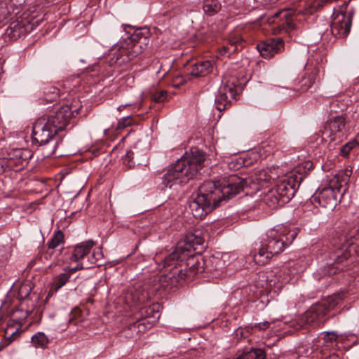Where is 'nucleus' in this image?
Instances as JSON below:
<instances>
[{
  "instance_id": "obj_32",
  "label": "nucleus",
  "mask_w": 359,
  "mask_h": 359,
  "mask_svg": "<svg viewBox=\"0 0 359 359\" xmlns=\"http://www.w3.org/2000/svg\"><path fill=\"white\" fill-rule=\"evenodd\" d=\"M273 171L269 168L261 170L257 174V179L261 182H270L277 177V175Z\"/></svg>"
},
{
  "instance_id": "obj_41",
  "label": "nucleus",
  "mask_w": 359,
  "mask_h": 359,
  "mask_svg": "<svg viewBox=\"0 0 359 359\" xmlns=\"http://www.w3.org/2000/svg\"><path fill=\"white\" fill-rule=\"evenodd\" d=\"M275 18H280V19H285V23L288 27L292 25V19L290 13L288 11H280L273 14Z\"/></svg>"
},
{
  "instance_id": "obj_26",
  "label": "nucleus",
  "mask_w": 359,
  "mask_h": 359,
  "mask_svg": "<svg viewBox=\"0 0 359 359\" xmlns=\"http://www.w3.org/2000/svg\"><path fill=\"white\" fill-rule=\"evenodd\" d=\"M13 290L14 292L17 291L18 299L25 300L29 296L32 287L28 283H15L13 286Z\"/></svg>"
},
{
  "instance_id": "obj_13",
  "label": "nucleus",
  "mask_w": 359,
  "mask_h": 359,
  "mask_svg": "<svg viewBox=\"0 0 359 359\" xmlns=\"http://www.w3.org/2000/svg\"><path fill=\"white\" fill-rule=\"evenodd\" d=\"M347 133L345 118L342 116H337L326 121L322 130V138L325 142L337 144L346 137Z\"/></svg>"
},
{
  "instance_id": "obj_1",
  "label": "nucleus",
  "mask_w": 359,
  "mask_h": 359,
  "mask_svg": "<svg viewBox=\"0 0 359 359\" xmlns=\"http://www.w3.org/2000/svg\"><path fill=\"white\" fill-rule=\"evenodd\" d=\"M249 184L247 179L231 175L217 181H205L198 188L196 196L189 203L195 218L201 219L214 208L234 197Z\"/></svg>"
},
{
  "instance_id": "obj_37",
  "label": "nucleus",
  "mask_w": 359,
  "mask_h": 359,
  "mask_svg": "<svg viewBox=\"0 0 359 359\" xmlns=\"http://www.w3.org/2000/svg\"><path fill=\"white\" fill-rule=\"evenodd\" d=\"M7 2V6L11 11V14H18L22 6L25 3V0H4Z\"/></svg>"
},
{
  "instance_id": "obj_33",
  "label": "nucleus",
  "mask_w": 359,
  "mask_h": 359,
  "mask_svg": "<svg viewBox=\"0 0 359 359\" xmlns=\"http://www.w3.org/2000/svg\"><path fill=\"white\" fill-rule=\"evenodd\" d=\"M64 242V234L60 231H56L48 243V249L53 250L62 244Z\"/></svg>"
},
{
  "instance_id": "obj_4",
  "label": "nucleus",
  "mask_w": 359,
  "mask_h": 359,
  "mask_svg": "<svg viewBox=\"0 0 359 359\" xmlns=\"http://www.w3.org/2000/svg\"><path fill=\"white\" fill-rule=\"evenodd\" d=\"M356 253L353 243H348L345 235L334 238L330 245L325 250L323 257L326 262L322 269L324 275L332 276L345 269L348 263L353 262L352 257Z\"/></svg>"
},
{
  "instance_id": "obj_44",
  "label": "nucleus",
  "mask_w": 359,
  "mask_h": 359,
  "mask_svg": "<svg viewBox=\"0 0 359 359\" xmlns=\"http://www.w3.org/2000/svg\"><path fill=\"white\" fill-rule=\"evenodd\" d=\"M132 116H128L120 119L118 122L117 129H123L132 124Z\"/></svg>"
},
{
  "instance_id": "obj_5",
  "label": "nucleus",
  "mask_w": 359,
  "mask_h": 359,
  "mask_svg": "<svg viewBox=\"0 0 359 359\" xmlns=\"http://www.w3.org/2000/svg\"><path fill=\"white\" fill-rule=\"evenodd\" d=\"M345 295L346 294L344 292L334 294L315 304L304 313L297 322H293L292 326L296 330L306 327L307 325L320 326L325 322V316L341 304Z\"/></svg>"
},
{
  "instance_id": "obj_16",
  "label": "nucleus",
  "mask_w": 359,
  "mask_h": 359,
  "mask_svg": "<svg viewBox=\"0 0 359 359\" xmlns=\"http://www.w3.org/2000/svg\"><path fill=\"white\" fill-rule=\"evenodd\" d=\"M74 111L68 105H63L58 109L54 114L46 117V121H48L56 130H63L67 126L70 118L74 116Z\"/></svg>"
},
{
  "instance_id": "obj_52",
  "label": "nucleus",
  "mask_w": 359,
  "mask_h": 359,
  "mask_svg": "<svg viewBox=\"0 0 359 359\" xmlns=\"http://www.w3.org/2000/svg\"><path fill=\"white\" fill-rule=\"evenodd\" d=\"M278 0H273V4L276 2Z\"/></svg>"
},
{
  "instance_id": "obj_42",
  "label": "nucleus",
  "mask_w": 359,
  "mask_h": 359,
  "mask_svg": "<svg viewBox=\"0 0 359 359\" xmlns=\"http://www.w3.org/2000/svg\"><path fill=\"white\" fill-rule=\"evenodd\" d=\"M151 100L155 102H162L167 99V91L161 90L151 95Z\"/></svg>"
},
{
  "instance_id": "obj_20",
  "label": "nucleus",
  "mask_w": 359,
  "mask_h": 359,
  "mask_svg": "<svg viewBox=\"0 0 359 359\" xmlns=\"http://www.w3.org/2000/svg\"><path fill=\"white\" fill-rule=\"evenodd\" d=\"M30 29H32V25L28 21L17 18L10 24L5 34L11 40H16L25 35Z\"/></svg>"
},
{
  "instance_id": "obj_17",
  "label": "nucleus",
  "mask_w": 359,
  "mask_h": 359,
  "mask_svg": "<svg viewBox=\"0 0 359 359\" xmlns=\"http://www.w3.org/2000/svg\"><path fill=\"white\" fill-rule=\"evenodd\" d=\"M352 17L344 13H338L331 23V32L333 35L338 37H346L351 27Z\"/></svg>"
},
{
  "instance_id": "obj_14",
  "label": "nucleus",
  "mask_w": 359,
  "mask_h": 359,
  "mask_svg": "<svg viewBox=\"0 0 359 359\" xmlns=\"http://www.w3.org/2000/svg\"><path fill=\"white\" fill-rule=\"evenodd\" d=\"M33 152L29 149H10L3 159V166L15 171L22 170L26 166L32 157Z\"/></svg>"
},
{
  "instance_id": "obj_51",
  "label": "nucleus",
  "mask_w": 359,
  "mask_h": 359,
  "mask_svg": "<svg viewBox=\"0 0 359 359\" xmlns=\"http://www.w3.org/2000/svg\"><path fill=\"white\" fill-rule=\"evenodd\" d=\"M132 104H126L123 105V107H129V106H131Z\"/></svg>"
},
{
  "instance_id": "obj_22",
  "label": "nucleus",
  "mask_w": 359,
  "mask_h": 359,
  "mask_svg": "<svg viewBox=\"0 0 359 359\" xmlns=\"http://www.w3.org/2000/svg\"><path fill=\"white\" fill-rule=\"evenodd\" d=\"M319 73L318 68H313L311 72H306L299 81L298 91L304 93L307 91L316 82Z\"/></svg>"
},
{
  "instance_id": "obj_6",
  "label": "nucleus",
  "mask_w": 359,
  "mask_h": 359,
  "mask_svg": "<svg viewBox=\"0 0 359 359\" xmlns=\"http://www.w3.org/2000/svg\"><path fill=\"white\" fill-rule=\"evenodd\" d=\"M147 34L148 32H136L127 39L114 50L110 60L111 65H122L141 54L147 48L150 41Z\"/></svg>"
},
{
  "instance_id": "obj_27",
  "label": "nucleus",
  "mask_w": 359,
  "mask_h": 359,
  "mask_svg": "<svg viewBox=\"0 0 359 359\" xmlns=\"http://www.w3.org/2000/svg\"><path fill=\"white\" fill-rule=\"evenodd\" d=\"M273 256V255H272L267 249L261 244L259 252L253 255V259L256 264L259 265H264L269 262Z\"/></svg>"
},
{
  "instance_id": "obj_7",
  "label": "nucleus",
  "mask_w": 359,
  "mask_h": 359,
  "mask_svg": "<svg viewBox=\"0 0 359 359\" xmlns=\"http://www.w3.org/2000/svg\"><path fill=\"white\" fill-rule=\"evenodd\" d=\"M299 185L294 177L290 176L268 190L263 196L262 201L271 209L283 206L292 198Z\"/></svg>"
},
{
  "instance_id": "obj_30",
  "label": "nucleus",
  "mask_w": 359,
  "mask_h": 359,
  "mask_svg": "<svg viewBox=\"0 0 359 359\" xmlns=\"http://www.w3.org/2000/svg\"><path fill=\"white\" fill-rule=\"evenodd\" d=\"M235 359H265V353L262 349L252 348Z\"/></svg>"
},
{
  "instance_id": "obj_8",
  "label": "nucleus",
  "mask_w": 359,
  "mask_h": 359,
  "mask_svg": "<svg viewBox=\"0 0 359 359\" xmlns=\"http://www.w3.org/2000/svg\"><path fill=\"white\" fill-rule=\"evenodd\" d=\"M94 243L91 241L83 242L76 245L70 256V261L76 263L74 267H69V271L75 272L78 270L90 269L93 264L100 265L97 262L103 257L100 248L93 250Z\"/></svg>"
},
{
  "instance_id": "obj_25",
  "label": "nucleus",
  "mask_w": 359,
  "mask_h": 359,
  "mask_svg": "<svg viewBox=\"0 0 359 359\" xmlns=\"http://www.w3.org/2000/svg\"><path fill=\"white\" fill-rule=\"evenodd\" d=\"M158 304H154L148 307H144L141 309V315L143 317L142 320H149L150 322L154 323L160 317L157 309Z\"/></svg>"
},
{
  "instance_id": "obj_23",
  "label": "nucleus",
  "mask_w": 359,
  "mask_h": 359,
  "mask_svg": "<svg viewBox=\"0 0 359 359\" xmlns=\"http://www.w3.org/2000/svg\"><path fill=\"white\" fill-rule=\"evenodd\" d=\"M212 63L209 60L201 61L191 65L189 74L194 76H205L212 70Z\"/></svg>"
},
{
  "instance_id": "obj_18",
  "label": "nucleus",
  "mask_w": 359,
  "mask_h": 359,
  "mask_svg": "<svg viewBox=\"0 0 359 359\" xmlns=\"http://www.w3.org/2000/svg\"><path fill=\"white\" fill-rule=\"evenodd\" d=\"M257 48L262 57L271 58L284 49V41L280 37L269 39L258 43Z\"/></svg>"
},
{
  "instance_id": "obj_49",
  "label": "nucleus",
  "mask_w": 359,
  "mask_h": 359,
  "mask_svg": "<svg viewBox=\"0 0 359 359\" xmlns=\"http://www.w3.org/2000/svg\"><path fill=\"white\" fill-rule=\"evenodd\" d=\"M325 359H339V358L337 355L332 354L327 357Z\"/></svg>"
},
{
  "instance_id": "obj_2",
  "label": "nucleus",
  "mask_w": 359,
  "mask_h": 359,
  "mask_svg": "<svg viewBox=\"0 0 359 359\" xmlns=\"http://www.w3.org/2000/svg\"><path fill=\"white\" fill-rule=\"evenodd\" d=\"M170 266H164V259L159 265L161 275L155 280L159 281L160 287H172L184 280L187 276H194L204 271L203 262L200 255L187 253L183 256L182 253H177L175 259L170 262Z\"/></svg>"
},
{
  "instance_id": "obj_31",
  "label": "nucleus",
  "mask_w": 359,
  "mask_h": 359,
  "mask_svg": "<svg viewBox=\"0 0 359 359\" xmlns=\"http://www.w3.org/2000/svg\"><path fill=\"white\" fill-rule=\"evenodd\" d=\"M72 273V272L70 271L69 269L68 271H65L64 273L55 276L53 282V288L55 290H57L63 287L69 280L70 278V273Z\"/></svg>"
},
{
  "instance_id": "obj_28",
  "label": "nucleus",
  "mask_w": 359,
  "mask_h": 359,
  "mask_svg": "<svg viewBox=\"0 0 359 359\" xmlns=\"http://www.w3.org/2000/svg\"><path fill=\"white\" fill-rule=\"evenodd\" d=\"M31 342L35 348L45 349L50 342L49 339L43 332H37L31 339Z\"/></svg>"
},
{
  "instance_id": "obj_10",
  "label": "nucleus",
  "mask_w": 359,
  "mask_h": 359,
  "mask_svg": "<svg viewBox=\"0 0 359 359\" xmlns=\"http://www.w3.org/2000/svg\"><path fill=\"white\" fill-rule=\"evenodd\" d=\"M161 275V272L155 275L148 283H137L132 287H130L124 294L123 299L126 304L130 306L137 305L138 304H143L148 301L151 295L154 292L163 290H167L169 287H160L159 289H156L158 286H160L159 281L155 280L158 276Z\"/></svg>"
},
{
  "instance_id": "obj_35",
  "label": "nucleus",
  "mask_w": 359,
  "mask_h": 359,
  "mask_svg": "<svg viewBox=\"0 0 359 359\" xmlns=\"http://www.w3.org/2000/svg\"><path fill=\"white\" fill-rule=\"evenodd\" d=\"M29 313L28 310H25L23 304H21L20 308H17L13 311V317L15 320L21 323L22 321L25 320L28 317Z\"/></svg>"
},
{
  "instance_id": "obj_45",
  "label": "nucleus",
  "mask_w": 359,
  "mask_h": 359,
  "mask_svg": "<svg viewBox=\"0 0 359 359\" xmlns=\"http://www.w3.org/2000/svg\"><path fill=\"white\" fill-rule=\"evenodd\" d=\"M322 338L323 339L325 342L332 343L337 340V339L338 338V335L334 332H326L323 334Z\"/></svg>"
},
{
  "instance_id": "obj_43",
  "label": "nucleus",
  "mask_w": 359,
  "mask_h": 359,
  "mask_svg": "<svg viewBox=\"0 0 359 359\" xmlns=\"http://www.w3.org/2000/svg\"><path fill=\"white\" fill-rule=\"evenodd\" d=\"M134 157V153L132 151H128L123 157V163L128 168L134 167L135 162L133 161Z\"/></svg>"
},
{
  "instance_id": "obj_50",
  "label": "nucleus",
  "mask_w": 359,
  "mask_h": 359,
  "mask_svg": "<svg viewBox=\"0 0 359 359\" xmlns=\"http://www.w3.org/2000/svg\"><path fill=\"white\" fill-rule=\"evenodd\" d=\"M123 108H124V107H123V105H121V106H119V107L117 108V109H118V111H122V110H123Z\"/></svg>"
},
{
  "instance_id": "obj_3",
  "label": "nucleus",
  "mask_w": 359,
  "mask_h": 359,
  "mask_svg": "<svg viewBox=\"0 0 359 359\" xmlns=\"http://www.w3.org/2000/svg\"><path fill=\"white\" fill-rule=\"evenodd\" d=\"M205 157L198 149L191 150L168 168L163 178L165 187L172 188L175 184H185L192 179L203 166Z\"/></svg>"
},
{
  "instance_id": "obj_15",
  "label": "nucleus",
  "mask_w": 359,
  "mask_h": 359,
  "mask_svg": "<svg viewBox=\"0 0 359 359\" xmlns=\"http://www.w3.org/2000/svg\"><path fill=\"white\" fill-rule=\"evenodd\" d=\"M57 131L43 116L37 119L33 126L32 140L40 145L48 143Z\"/></svg>"
},
{
  "instance_id": "obj_48",
  "label": "nucleus",
  "mask_w": 359,
  "mask_h": 359,
  "mask_svg": "<svg viewBox=\"0 0 359 359\" xmlns=\"http://www.w3.org/2000/svg\"><path fill=\"white\" fill-rule=\"evenodd\" d=\"M255 1L262 5H267L269 4H273V0H255Z\"/></svg>"
},
{
  "instance_id": "obj_40",
  "label": "nucleus",
  "mask_w": 359,
  "mask_h": 359,
  "mask_svg": "<svg viewBox=\"0 0 359 359\" xmlns=\"http://www.w3.org/2000/svg\"><path fill=\"white\" fill-rule=\"evenodd\" d=\"M11 15V11L7 6V2L0 1V22L7 19Z\"/></svg>"
},
{
  "instance_id": "obj_34",
  "label": "nucleus",
  "mask_w": 359,
  "mask_h": 359,
  "mask_svg": "<svg viewBox=\"0 0 359 359\" xmlns=\"http://www.w3.org/2000/svg\"><path fill=\"white\" fill-rule=\"evenodd\" d=\"M273 272L271 271L266 277V281L270 287H274L278 289L282 287L283 285L287 283V279L283 278L280 280V276L278 278H273Z\"/></svg>"
},
{
  "instance_id": "obj_39",
  "label": "nucleus",
  "mask_w": 359,
  "mask_h": 359,
  "mask_svg": "<svg viewBox=\"0 0 359 359\" xmlns=\"http://www.w3.org/2000/svg\"><path fill=\"white\" fill-rule=\"evenodd\" d=\"M153 322H150L149 320H139L133 324L135 327H137L138 332H143L146 330L150 329L153 326Z\"/></svg>"
},
{
  "instance_id": "obj_12",
  "label": "nucleus",
  "mask_w": 359,
  "mask_h": 359,
  "mask_svg": "<svg viewBox=\"0 0 359 359\" xmlns=\"http://www.w3.org/2000/svg\"><path fill=\"white\" fill-rule=\"evenodd\" d=\"M204 239L201 236V232L198 230L188 233L185 237L179 241L175 250L164 258V266H170V262L175 259L177 253H182L186 256L187 253H194V251H201L203 248Z\"/></svg>"
},
{
  "instance_id": "obj_9",
  "label": "nucleus",
  "mask_w": 359,
  "mask_h": 359,
  "mask_svg": "<svg viewBox=\"0 0 359 359\" xmlns=\"http://www.w3.org/2000/svg\"><path fill=\"white\" fill-rule=\"evenodd\" d=\"M266 238L262 245L272 255H277L290 245L297 236L295 230H289L285 226L271 229L266 233Z\"/></svg>"
},
{
  "instance_id": "obj_46",
  "label": "nucleus",
  "mask_w": 359,
  "mask_h": 359,
  "mask_svg": "<svg viewBox=\"0 0 359 359\" xmlns=\"http://www.w3.org/2000/svg\"><path fill=\"white\" fill-rule=\"evenodd\" d=\"M270 325H271V323L269 321H264L262 323L255 324L252 326V329L259 330V331L266 330L268 328H269Z\"/></svg>"
},
{
  "instance_id": "obj_21",
  "label": "nucleus",
  "mask_w": 359,
  "mask_h": 359,
  "mask_svg": "<svg viewBox=\"0 0 359 359\" xmlns=\"http://www.w3.org/2000/svg\"><path fill=\"white\" fill-rule=\"evenodd\" d=\"M245 41L241 34L238 32H234L229 35L226 43L222 48L221 53L224 55H230L236 51L242 50Z\"/></svg>"
},
{
  "instance_id": "obj_11",
  "label": "nucleus",
  "mask_w": 359,
  "mask_h": 359,
  "mask_svg": "<svg viewBox=\"0 0 359 359\" xmlns=\"http://www.w3.org/2000/svg\"><path fill=\"white\" fill-rule=\"evenodd\" d=\"M350 175L346 173L337 174L330 182L328 187L323 188L318 194L317 198L319 204L333 210L339 203V195L341 189L348 182Z\"/></svg>"
},
{
  "instance_id": "obj_38",
  "label": "nucleus",
  "mask_w": 359,
  "mask_h": 359,
  "mask_svg": "<svg viewBox=\"0 0 359 359\" xmlns=\"http://www.w3.org/2000/svg\"><path fill=\"white\" fill-rule=\"evenodd\" d=\"M20 333L18 329L13 330V327L8 326L5 330V338L11 343L18 338Z\"/></svg>"
},
{
  "instance_id": "obj_19",
  "label": "nucleus",
  "mask_w": 359,
  "mask_h": 359,
  "mask_svg": "<svg viewBox=\"0 0 359 359\" xmlns=\"http://www.w3.org/2000/svg\"><path fill=\"white\" fill-rule=\"evenodd\" d=\"M236 90L232 83L222 86L219 88V95L215 99L217 109L219 111L224 110L231 100H236Z\"/></svg>"
},
{
  "instance_id": "obj_29",
  "label": "nucleus",
  "mask_w": 359,
  "mask_h": 359,
  "mask_svg": "<svg viewBox=\"0 0 359 359\" xmlns=\"http://www.w3.org/2000/svg\"><path fill=\"white\" fill-rule=\"evenodd\" d=\"M60 97V90L53 86L44 88L43 100L47 102H53L57 100Z\"/></svg>"
},
{
  "instance_id": "obj_36",
  "label": "nucleus",
  "mask_w": 359,
  "mask_h": 359,
  "mask_svg": "<svg viewBox=\"0 0 359 359\" xmlns=\"http://www.w3.org/2000/svg\"><path fill=\"white\" fill-rule=\"evenodd\" d=\"M359 144V133L355 135L353 140H351L341 148V154L342 156H347L351 150L356 145Z\"/></svg>"
},
{
  "instance_id": "obj_24",
  "label": "nucleus",
  "mask_w": 359,
  "mask_h": 359,
  "mask_svg": "<svg viewBox=\"0 0 359 359\" xmlns=\"http://www.w3.org/2000/svg\"><path fill=\"white\" fill-rule=\"evenodd\" d=\"M222 8V4L219 0H204L203 3V12L208 16L217 14Z\"/></svg>"
},
{
  "instance_id": "obj_47",
  "label": "nucleus",
  "mask_w": 359,
  "mask_h": 359,
  "mask_svg": "<svg viewBox=\"0 0 359 359\" xmlns=\"http://www.w3.org/2000/svg\"><path fill=\"white\" fill-rule=\"evenodd\" d=\"M79 313V311L75 309L74 311H72L71 313H70V317L69 318V324H74V325H76L77 324V320H74V318L76 317V315H78Z\"/></svg>"
}]
</instances>
